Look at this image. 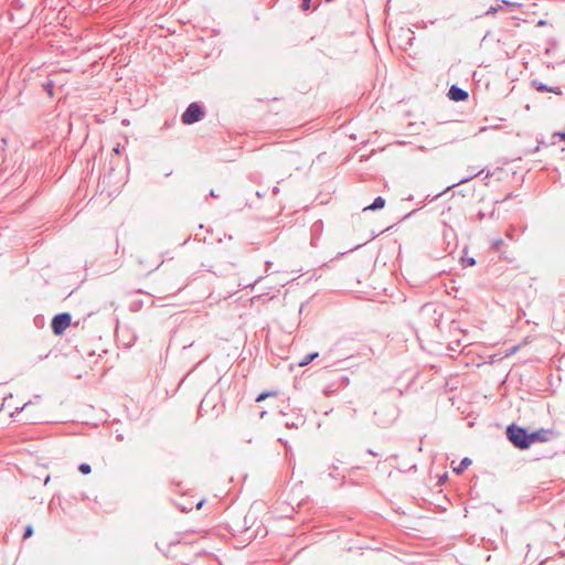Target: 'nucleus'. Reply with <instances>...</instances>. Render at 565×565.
Returning a JSON list of instances; mask_svg holds the SVG:
<instances>
[{
	"mask_svg": "<svg viewBox=\"0 0 565 565\" xmlns=\"http://www.w3.org/2000/svg\"><path fill=\"white\" fill-rule=\"evenodd\" d=\"M508 440L518 449L525 450L531 447L530 430L512 423L505 429Z\"/></svg>",
	"mask_w": 565,
	"mask_h": 565,
	"instance_id": "obj_1",
	"label": "nucleus"
},
{
	"mask_svg": "<svg viewBox=\"0 0 565 565\" xmlns=\"http://www.w3.org/2000/svg\"><path fill=\"white\" fill-rule=\"evenodd\" d=\"M205 107L200 102H192L181 115V121L184 125H193L205 117Z\"/></svg>",
	"mask_w": 565,
	"mask_h": 565,
	"instance_id": "obj_2",
	"label": "nucleus"
},
{
	"mask_svg": "<svg viewBox=\"0 0 565 565\" xmlns=\"http://www.w3.org/2000/svg\"><path fill=\"white\" fill-rule=\"evenodd\" d=\"M72 316L70 312H61L53 317L51 328L55 335H62L71 326Z\"/></svg>",
	"mask_w": 565,
	"mask_h": 565,
	"instance_id": "obj_3",
	"label": "nucleus"
},
{
	"mask_svg": "<svg viewBox=\"0 0 565 565\" xmlns=\"http://www.w3.org/2000/svg\"><path fill=\"white\" fill-rule=\"evenodd\" d=\"M447 97L454 102H465L469 98V94L466 89L454 84L449 87Z\"/></svg>",
	"mask_w": 565,
	"mask_h": 565,
	"instance_id": "obj_4",
	"label": "nucleus"
},
{
	"mask_svg": "<svg viewBox=\"0 0 565 565\" xmlns=\"http://www.w3.org/2000/svg\"><path fill=\"white\" fill-rule=\"evenodd\" d=\"M553 434H554V431L552 429H545V428H540L537 430L530 431L531 446L534 443H544V441L550 440V436Z\"/></svg>",
	"mask_w": 565,
	"mask_h": 565,
	"instance_id": "obj_5",
	"label": "nucleus"
},
{
	"mask_svg": "<svg viewBox=\"0 0 565 565\" xmlns=\"http://www.w3.org/2000/svg\"><path fill=\"white\" fill-rule=\"evenodd\" d=\"M482 172H483V170H480V171H478V172H472V173H470L469 175H467V177H465V178H462V179L458 180L457 182H454L452 184L448 185V186H447L444 191H441L440 193H437V194L433 195L431 198H430V195H427V200H428V201H434L435 199H437V198H439L440 195H443L446 191H448V190H450V189H452V188H455V186H457V185H459V184H462V183H466V182L470 181L471 179H473L475 177H477V175L481 174Z\"/></svg>",
	"mask_w": 565,
	"mask_h": 565,
	"instance_id": "obj_6",
	"label": "nucleus"
},
{
	"mask_svg": "<svg viewBox=\"0 0 565 565\" xmlns=\"http://www.w3.org/2000/svg\"><path fill=\"white\" fill-rule=\"evenodd\" d=\"M385 199L381 195L376 196L373 202L369 205H366L363 211H379L382 210L385 206Z\"/></svg>",
	"mask_w": 565,
	"mask_h": 565,
	"instance_id": "obj_7",
	"label": "nucleus"
},
{
	"mask_svg": "<svg viewBox=\"0 0 565 565\" xmlns=\"http://www.w3.org/2000/svg\"><path fill=\"white\" fill-rule=\"evenodd\" d=\"M471 463L472 460L468 457H465L460 460L459 465L454 468V472L456 475H461Z\"/></svg>",
	"mask_w": 565,
	"mask_h": 565,
	"instance_id": "obj_8",
	"label": "nucleus"
},
{
	"mask_svg": "<svg viewBox=\"0 0 565 565\" xmlns=\"http://www.w3.org/2000/svg\"><path fill=\"white\" fill-rule=\"evenodd\" d=\"M319 356V352H310L308 354H306L299 362H298V365L299 366H306L308 364H310L315 359H317Z\"/></svg>",
	"mask_w": 565,
	"mask_h": 565,
	"instance_id": "obj_9",
	"label": "nucleus"
},
{
	"mask_svg": "<svg viewBox=\"0 0 565 565\" xmlns=\"http://www.w3.org/2000/svg\"><path fill=\"white\" fill-rule=\"evenodd\" d=\"M54 87H55V84L52 79H47L44 84H43V89L45 90V93L50 96V97H53L54 96Z\"/></svg>",
	"mask_w": 565,
	"mask_h": 565,
	"instance_id": "obj_10",
	"label": "nucleus"
},
{
	"mask_svg": "<svg viewBox=\"0 0 565 565\" xmlns=\"http://www.w3.org/2000/svg\"><path fill=\"white\" fill-rule=\"evenodd\" d=\"M532 86L537 90V92H548L550 90V86L537 81V79H534L532 81Z\"/></svg>",
	"mask_w": 565,
	"mask_h": 565,
	"instance_id": "obj_11",
	"label": "nucleus"
},
{
	"mask_svg": "<svg viewBox=\"0 0 565 565\" xmlns=\"http://www.w3.org/2000/svg\"><path fill=\"white\" fill-rule=\"evenodd\" d=\"M277 395V392L276 391H264L262 393H259L256 397V402H263L264 399H266L268 396H276Z\"/></svg>",
	"mask_w": 565,
	"mask_h": 565,
	"instance_id": "obj_12",
	"label": "nucleus"
},
{
	"mask_svg": "<svg viewBox=\"0 0 565 565\" xmlns=\"http://www.w3.org/2000/svg\"><path fill=\"white\" fill-rule=\"evenodd\" d=\"M500 10H502V4L498 3L495 6H491L484 13V15H493L495 14L497 12H499Z\"/></svg>",
	"mask_w": 565,
	"mask_h": 565,
	"instance_id": "obj_13",
	"label": "nucleus"
},
{
	"mask_svg": "<svg viewBox=\"0 0 565 565\" xmlns=\"http://www.w3.org/2000/svg\"><path fill=\"white\" fill-rule=\"evenodd\" d=\"M78 471L83 475H88L92 471V467L89 463L83 462L78 466Z\"/></svg>",
	"mask_w": 565,
	"mask_h": 565,
	"instance_id": "obj_14",
	"label": "nucleus"
},
{
	"mask_svg": "<svg viewBox=\"0 0 565 565\" xmlns=\"http://www.w3.org/2000/svg\"><path fill=\"white\" fill-rule=\"evenodd\" d=\"M461 264L463 267L476 265V259L473 257H461Z\"/></svg>",
	"mask_w": 565,
	"mask_h": 565,
	"instance_id": "obj_15",
	"label": "nucleus"
},
{
	"mask_svg": "<svg viewBox=\"0 0 565 565\" xmlns=\"http://www.w3.org/2000/svg\"><path fill=\"white\" fill-rule=\"evenodd\" d=\"M500 4H502V8L505 6V7H509L511 9H514V8H518V7L521 6L519 2H512V1H509V0H501Z\"/></svg>",
	"mask_w": 565,
	"mask_h": 565,
	"instance_id": "obj_16",
	"label": "nucleus"
},
{
	"mask_svg": "<svg viewBox=\"0 0 565 565\" xmlns=\"http://www.w3.org/2000/svg\"><path fill=\"white\" fill-rule=\"evenodd\" d=\"M32 535H33V527H32V525L29 524L24 527L23 539L26 540V539L31 537Z\"/></svg>",
	"mask_w": 565,
	"mask_h": 565,
	"instance_id": "obj_17",
	"label": "nucleus"
},
{
	"mask_svg": "<svg viewBox=\"0 0 565 565\" xmlns=\"http://www.w3.org/2000/svg\"><path fill=\"white\" fill-rule=\"evenodd\" d=\"M502 245H503V239H502V238H499V239H497V241H494V242L492 243V246H491V247H492V249H494V250H499V249H500V247H501Z\"/></svg>",
	"mask_w": 565,
	"mask_h": 565,
	"instance_id": "obj_18",
	"label": "nucleus"
},
{
	"mask_svg": "<svg viewBox=\"0 0 565 565\" xmlns=\"http://www.w3.org/2000/svg\"><path fill=\"white\" fill-rule=\"evenodd\" d=\"M310 4H311V0H301L300 7L302 10H309Z\"/></svg>",
	"mask_w": 565,
	"mask_h": 565,
	"instance_id": "obj_19",
	"label": "nucleus"
},
{
	"mask_svg": "<svg viewBox=\"0 0 565 565\" xmlns=\"http://www.w3.org/2000/svg\"><path fill=\"white\" fill-rule=\"evenodd\" d=\"M550 93H553L555 95L562 94V89L558 86H550Z\"/></svg>",
	"mask_w": 565,
	"mask_h": 565,
	"instance_id": "obj_20",
	"label": "nucleus"
},
{
	"mask_svg": "<svg viewBox=\"0 0 565 565\" xmlns=\"http://www.w3.org/2000/svg\"><path fill=\"white\" fill-rule=\"evenodd\" d=\"M31 404H32V402H31V401H29V402L24 403V404H23V406H21V407H17V408H15V413H20V412L24 411V409H25L29 405H31Z\"/></svg>",
	"mask_w": 565,
	"mask_h": 565,
	"instance_id": "obj_21",
	"label": "nucleus"
},
{
	"mask_svg": "<svg viewBox=\"0 0 565 565\" xmlns=\"http://www.w3.org/2000/svg\"><path fill=\"white\" fill-rule=\"evenodd\" d=\"M416 469H417V466L415 463L409 466L408 468H398V470L403 471V472H407V471H411V470H415L416 471Z\"/></svg>",
	"mask_w": 565,
	"mask_h": 565,
	"instance_id": "obj_22",
	"label": "nucleus"
},
{
	"mask_svg": "<svg viewBox=\"0 0 565 565\" xmlns=\"http://www.w3.org/2000/svg\"><path fill=\"white\" fill-rule=\"evenodd\" d=\"M553 136L559 138L563 141H565V131H556V132H554Z\"/></svg>",
	"mask_w": 565,
	"mask_h": 565,
	"instance_id": "obj_23",
	"label": "nucleus"
},
{
	"mask_svg": "<svg viewBox=\"0 0 565 565\" xmlns=\"http://www.w3.org/2000/svg\"><path fill=\"white\" fill-rule=\"evenodd\" d=\"M476 217H477V220L482 221V220L486 217V214H484V212L479 211V212L477 213V216H476Z\"/></svg>",
	"mask_w": 565,
	"mask_h": 565,
	"instance_id": "obj_24",
	"label": "nucleus"
},
{
	"mask_svg": "<svg viewBox=\"0 0 565 565\" xmlns=\"http://www.w3.org/2000/svg\"><path fill=\"white\" fill-rule=\"evenodd\" d=\"M392 420L393 419H387V420L379 423L377 425L385 427V426L390 425L392 423Z\"/></svg>",
	"mask_w": 565,
	"mask_h": 565,
	"instance_id": "obj_25",
	"label": "nucleus"
},
{
	"mask_svg": "<svg viewBox=\"0 0 565 565\" xmlns=\"http://www.w3.org/2000/svg\"><path fill=\"white\" fill-rule=\"evenodd\" d=\"M286 427H287V428H297V427H298V424H296V423H288V422H287V423H286Z\"/></svg>",
	"mask_w": 565,
	"mask_h": 565,
	"instance_id": "obj_26",
	"label": "nucleus"
},
{
	"mask_svg": "<svg viewBox=\"0 0 565 565\" xmlns=\"http://www.w3.org/2000/svg\"><path fill=\"white\" fill-rule=\"evenodd\" d=\"M513 196H514V195H513V193H512V192H510V193H508V194L505 195V198L502 200V202L509 201V200H511Z\"/></svg>",
	"mask_w": 565,
	"mask_h": 565,
	"instance_id": "obj_27",
	"label": "nucleus"
},
{
	"mask_svg": "<svg viewBox=\"0 0 565 565\" xmlns=\"http://www.w3.org/2000/svg\"><path fill=\"white\" fill-rule=\"evenodd\" d=\"M545 24H546L545 20H539V22L536 23L537 26H543Z\"/></svg>",
	"mask_w": 565,
	"mask_h": 565,
	"instance_id": "obj_28",
	"label": "nucleus"
},
{
	"mask_svg": "<svg viewBox=\"0 0 565 565\" xmlns=\"http://www.w3.org/2000/svg\"><path fill=\"white\" fill-rule=\"evenodd\" d=\"M416 212H417V210H413L412 212H409L408 214H406V215L404 216V220H405V218H408L409 216H412V215H413V214H415Z\"/></svg>",
	"mask_w": 565,
	"mask_h": 565,
	"instance_id": "obj_29",
	"label": "nucleus"
},
{
	"mask_svg": "<svg viewBox=\"0 0 565 565\" xmlns=\"http://www.w3.org/2000/svg\"><path fill=\"white\" fill-rule=\"evenodd\" d=\"M116 439L119 440V441H122L124 440V435L122 434H117L116 435Z\"/></svg>",
	"mask_w": 565,
	"mask_h": 565,
	"instance_id": "obj_30",
	"label": "nucleus"
},
{
	"mask_svg": "<svg viewBox=\"0 0 565 565\" xmlns=\"http://www.w3.org/2000/svg\"><path fill=\"white\" fill-rule=\"evenodd\" d=\"M329 477L332 478V479H337L339 477V473L330 472Z\"/></svg>",
	"mask_w": 565,
	"mask_h": 565,
	"instance_id": "obj_31",
	"label": "nucleus"
},
{
	"mask_svg": "<svg viewBox=\"0 0 565 565\" xmlns=\"http://www.w3.org/2000/svg\"><path fill=\"white\" fill-rule=\"evenodd\" d=\"M209 194H210V196H212V198H217V194L215 193V191H214V190H210V193H209Z\"/></svg>",
	"mask_w": 565,
	"mask_h": 565,
	"instance_id": "obj_32",
	"label": "nucleus"
},
{
	"mask_svg": "<svg viewBox=\"0 0 565 565\" xmlns=\"http://www.w3.org/2000/svg\"><path fill=\"white\" fill-rule=\"evenodd\" d=\"M278 192H279V188L278 186H274L273 188V194L276 195Z\"/></svg>",
	"mask_w": 565,
	"mask_h": 565,
	"instance_id": "obj_33",
	"label": "nucleus"
},
{
	"mask_svg": "<svg viewBox=\"0 0 565 565\" xmlns=\"http://www.w3.org/2000/svg\"><path fill=\"white\" fill-rule=\"evenodd\" d=\"M367 454H370L372 456H377V454L374 450H372V449H367Z\"/></svg>",
	"mask_w": 565,
	"mask_h": 565,
	"instance_id": "obj_34",
	"label": "nucleus"
},
{
	"mask_svg": "<svg viewBox=\"0 0 565 565\" xmlns=\"http://www.w3.org/2000/svg\"><path fill=\"white\" fill-rule=\"evenodd\" d=\"M203 503H204V500H201V501L196 504V509H201V508H202V505H203Z\"/></svg>",
	"mask_w": 565,
	"mask_h": 565,
	"instance_id": "obj_35",
	"label": "nucleus"
},
{
	"mask_svg": "<svg viewBox=\"0 0 565 565\" xmlns=\"http://www.w3.org/2000/svg\"><path fill=\"white\" fill-rule=\"evenodd\" d=\"M490 217H491V218H494V217H495V209H493V210L491 211V213H490Z\"/></svg>",
	"mask_w": 565,
	"mask_h": 565,
	"instance_id": "obj_36",
	"label": "nucleus"
},
{
	"mask_svg": "<svg viewBox=\"0 0 565 565\" xmlns=\"http://www.w3.org/2000/svg\"><path fill=\"white\" fill-rule=\"evenodd\" d=\"M116 153L119 152V145H117L114 149H113Z\"/></svg>",
	"mask_w": 565,
	"mask_h": 565,
	"instance_id": "obj_37",
	"label": "nucleus"
},
{
	"mask_svg": "<svg viewBox=\"0 0 565 565\" xmlns=\"http://www.w3.org/2000/svg\"><path fill=\"white\" fill-rule=\"evenodd\" d=\"M266 414H267V412H266V411H263V412L260 413V415H259V416H260V418H264Z\"/></svg>",
	"mask_w": 565,
	"mask_h": 565,
	"instance_id": "obj_38",
	"label": "nucleus"
},
{
	"mask_svg": "<svg viewBox=\"0 0 565 565\" xmlns=\"http://www.w3.org/2000/svg\"><path fill=\"white\" fill-rule=\"evenodd\" d=\"M50 479H51V477H50V476H47V477L45 478V480H44V483L46 484L47 482H50Z\"/></svg>",
	"mask_w": 565,
	"mask_h": 565,
	"instance_id": "obj_39",
	"label": "nucleus"
},
{
	"mask_svg": "<svg viewBox=\"0 0 565 565\" xmlns=\"http://www.w3.org/2000/svg\"><path fill=\"white\" fill-rule=\"evenodd\" d=\"M550 53H551V49H548V47H547V49L545 50V54H550Z\"/></svg>",
	"mask_w": 565,
	"mask_h": 565,
	"instance_id": "obj_40",
	"label": "nucleus"
},
{
	"mask_svg": "<svg viewBox=\"0 0 565 565\" xmlns=\"http://www.w3.org/2000/svg\"><path fill=\"white\" fill-rule=\"evenodd\" d=\"M256 194H257V196H258V198H262V196H263V195H262V192H259V191H257V192H256Z\"/></svg>",
	"mask_w": 565,
	"mask_h": 565,
	"instance_id": "obj_41",
	"label": "nucleus"
},
{
	"mask_svg": "<svg viewBox=\"0 0 565 565\" xmlns=\"http://www.w3.org/2000/svg\"><path fill=\"white\" fill-rule=\"evenodd\" d=\"M331 468H332L333 470H337V469H338V467H337L335 465H332V466H331Z\"/></svg>",
	"mask_w": 565,
	"mask_h": 565,
	"instance_id": "obj_42",
	"label": "nucleus"
},
{
	"mask_svg": "<svg viewBox=\"0 0 565 565\" xmlns=\"http://www.w3.org/2000/svg\"><path fill=\"white\" fill-rule=\"evenodd\" d=\"M539 149H540V145H537V146L535 147L534 151H539Z\"/></svg>",
	"mask_w": 565,
	"mask_h": 565,
	"instance_id": "obj_43",
	"label": "nucleus"
},
{
	"mask_svg": "<svg viewBox=\"0 0 565 565\" xmlns=\"http://www.w3.org/2000/svg\"><path fill=\"white\" fill-rule=\"evenodd\" d=\"M447 478V473L444 475V477H441V480H445Z\"/></svg>",
	"mask_w": 565,
	"mask_h": 565,
	"instance_id": "obj_44",
	"label": "nucleus"
},
{
	"mask_svg": "<svg viewBox=\"0 0 565 565\" xmlns=\"http://www.w3.org/2000/svg\"><path fill=\"white\" fill-rule=\"evenodd\" d=\"M327 2H331L332 0H326Z\"/></svg>",
	"mask_w": 565,
	"mask_h": 565,
	"instance_id": "obj_45",
	"label": "nucleus"
}]
</instances>
